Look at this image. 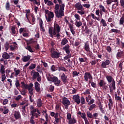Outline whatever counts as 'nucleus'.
<instances>
[{
    "mask_svg": "<svg viewBox=\"0 0 124 124\" xmlns=\"http://www.w3.org/2000/svg\"><path fill=\"white\" fill-rule=\"evenodd\" d=\"M30 114L31 115V117L30 118V124H35V122H34V118H37L38 117L41 116V112L39 111L38 108H34L33 106L31 105L30 107Z\"/></svg>",
    "mask_w": 124,
    "mask_h": 124,
    "instance_id": "1",
    "label": "nucleus"
},
{
    "mask_svg": "<svg viewBox=\"0 0 124 124\" xmlns=\"http://www.w3.org/2000/svg\"><path fill=\"white\" fill-rule=\"evenodd\" d=\"M75 7L78 10L77 13H78L80 15H84V14H85V11H84L85 8H84V7H86V8L89 9V8L91 7V5H90V4H83L81 5V3L78 2L75 4Z\"/></svg>",
    "mask_w": 124,
    "mask_h": 124,
    "instance_id": "2",
    "label": "nucleus"
},
{
    "mask_svg": "<svg viewBox=\"0 0 124 124\" xmlns=\"http://www.w3.org/2000/svg\"><path fill=\"white\" fill-rule=\"evenodd\" d=\"M61 31V27L58 23H54V27H49L48 33L50 35V37H54V36L56 35L57 33H59Z\"/></svg>",
    "mask_w": 124,
    "mask_h": 124,
    "instance_id": "3",
    "label": "nucleus"
},
{
    "mask_svg": "<svg viewBox=\"0 0 124 124\" xmlns=\"http://www.w3.org/2000/svg\"><path fill=\"white\" fill-rule=\"evenodd\" d=\"M48 81H50V82H54V85L57 87H59L60 84H61V80L58 78L57 77H51V76H49L48 77H46Z\"/></svg>",
    "mask_w": 124,
    "mask_h": 124,
    "instance_id": "4",
    "label": "nucleus"
},
{
    "mask_svg": "<svg viewBox=\"0 0 124 124\" xmlns=\"http://www.w3.org/2000/svg\"><path fill=\"white\" fill-rule=\"evenodd\" d=\"M84 80L88 82L89 81V83H91V81H93V76L89 72H86L84 74Z\"/></svg>",
    "mask_w": 124,
    "mask_h": 124,
    "instance_id": "5",
    "label": "nucleus"
},
{
    "mask_svg": "<svg viewBox=\"0 0 124 124\" xmlns=\"http://www.w3.org/2000/svg\"><path fill=\"white\" fill-rule=\"evenodd\" d=\"M56 17L58 19H62L63 16H64V13L62 11L59 10L58 11H54Z\"/></svg>",
    "mask_w": 124,
    "mask_h": 124,
    "instance_id": "6",
    "label": "nucleus"
},
{
    "mask_svg": "<svg viewBox=\"0 0 124 124\" xmlns=\"http://www.w3.org/2000/svg\"><path fill=\"white\" fill-rule=\"evenodd\" d=\"M109 92L110 93H113L114 91L116 90V81H113L109 83Z\"/></svg>",
    "mask_w": 124,
    "mask_h": 124,
    "instance_id": "7",
    "label": "nucleus"
},
{
    "mask_svg": "<svg viewBox=\"0 0 124 124\" xmlns=\"http://www.w3.org/2000/svg\"><path fill=\"white\" fill-rule=\"evenodd\" d=\"M116 57L118 60H119V59H124V51L121 49H118L117 50Z\"/></svg>",
    "mask_w": 124,
    "mask_h": 124,
    "instance_id": "8",
    "label": "nucleus"
},
{
    "mask_svg": "<svg viewBox=\"0 0 124 124\" xmlns=\"http://www.w3.org/2000/svg\"><path fill=\"white\" fill-rule=\"evenodd\" d=\"M19 33L21 34L22 32H24L23 34V36H24V37H29V33H27L28 32V29H27L26 28H21L19 29Z\"/></svg>",
    "mask_w": 124,
    "mask_h": 124,
    "instance_id": "9",
    "label": "nucleus"
},
{
    "mask_svg": "<svg viewBox=\"0 0 124 124\" xmlns=\"http://www.w3.org/2000/svg\"><path fill=\"white\" fill-rule=\"evenodd\" d=\"M54 17V13H53V12L50 11L49 14H48L47 15V16H46V21L48 22H51V21H52V19H53Z\"/></svg>",
    "mask_w": 124,
    "mask_h": 124,
    "instance_id": "10",
    "label": "nucleus"
},
{
    "mask_svg": "<svg viewBox=\"0 0 124 124\" xmlns=\"http://www.w3.org/2000/svg\"><path fill=\"white\" fill-rule=\"evenodd\" d=\"M61 79L62 82L64 83L68 82L69 79L67 78V76L64 73L61 74Z\"/></svg>",
    "mask_w": 124,
    "mask_h": 124,
    "instance_id": "11",
    "label": "nucleus"
},
{
    "mask_svg": "<svg viewBox=\"0 0 124 124\" xmlns=\"http://www.w3.org/2000/svg\"><path fill=\"white\" fill-rule=\"evenodd\" d=\"M109 64H110V60H106L105 61L102 62L100 66L102 68H107V65Z\"/></svg>",
    "mask_w": 124,
    "mask_h": 124,
    "instance_id": "12",
    "label": "nucleus"
},
{
    "mask_svg": "<svg viewBox=\"0 0 124 124\" xmlns=\"http://www.w3.org/2000/svg\"><path fill=\"white\" fill-rule=\"evenodd\" d=\"M14 117L16 121L17 120H20L21 119V113L19 110H16L14 112Z\"/></svg>",
    "mask_w": 124,
    "mask_h": 124,
    "instance_id": "13",
    "label": "nucleus"
},
{
    "mask_svg": "<svg viewBox=\"0 0 124 124\" xmlns=\"http://www.w3.org/2000/svg\"><path fill=\"white\" fill-rule=\"evenodd\" d=\"M60 56H61V53L56 51H54L51 52V57L53 59H59V58H60Z\"/></svg>",
    "mask_w": 124,
    "mask_h": 124,
    "instance_id": "14",
    "label": "nucleus"
},
{
    "mask_svg": "<svg viewBox=\"0 0 124 124\" xmlns=\"http://www.w3.org/2000/svg\"><path fill=\"white\" fill-rule=\"evenodd\" d=\"M62 104L63 105H70V101L67 98L63 97L62 99Z\"/></svg>",
    "mask_w": 124,
    "mask_h": 124,
    "instance_id": "15",
    "label": "nucleus"
},
{
    "mask_svg": "<svg viewBox=\"0 0 124 124\" xmlns=\"http://www.w3.org/2000/svg\"><path fill=\"white\" fill-rule=\"evenodd\" d=\"M86 20L89 22L90 26L92 27L93 24V19L92 18L91 15H88V16L86 17Z\"/></svg>",
    "mask_w": 124,
    "mask_h": 124,
    "instance_id": "16",
    "label": "nucleus"
},
{
    "mask_svg": "<svg viewBox=\"0 0 124 124\" xmlns=\"http://www.w3.org/2000/svg\"><path fill=\"white\" fill-rule=\"evenodd\" d=\"M73 99H74L75 102H76V103H77V104H78V105L80 104V96H79L78 95H74Z\"/></svg>",
    "mask_w": 124,
    "mask_h": 124,
    "instance_id": "17",
    "label": "nucleus"
},
{
    "mask_svg": "<svg viewBox=\"0 0 124 124\" xmlns=\"http://www.w3.org/2000/svg\"><path fill=\"white\" fill-rule=\"evenodd\" d=\"M106 78L107 79V80L108 81V84H110V83H112L115 81V79H114V78L110 75H108L106 76Z\"/></svg>",
    "mask_w": 124,
    "mask_h": 124,
    "instance_id": "18",
    "label": "nucleus"
},
{
    "mask_svg": "<svg viewBox=\"0 0 124 124\" xmlns=\"http://www.w3.org/2000/svg\"><path fill=\"white\" fill-rule=\"evenodd\" d=\"M99 8L100 9L99 11H100V15L101 16H102V15H103V12L106 13L107 11H106V9H105V7H104V6L102 4L99 5Z\"/></svg>",
    "mask_w": 124,
    "mask_h": 124,
    "instance_id": "19",
    "label": "nucleus"
},
{
    "mask_svg": "<svg viewBox=\"0 0 124 124\" xmlns=\"http://www.w3.org/2000/svg\"><path fill=\"white\" fill-rule=\"evenodd\" d=\"M109 99H108V109L110 111H111V109L113 108V100H112V98H111V96H109Z\"/></svg>",
    "mask_w": 124,
    "mask_h": 124,
    "instance_id": "20",
    "label": "nucleus"
},
{
    "mask_svg": "<svg viewBox=\"0 0 124 124\" xmlns=\"http://www.w3.org/2000/svg\"><path fill=\"white\" fill-rule=\"evenodd\" d=\"M31 74H32V73H33L32 77L34 79H36L37 77H38L39 76H40L39 75V73H38V72H35L33 70H32V71L31 72Z\"/></svg>",
    "mask_w": 124,
    "mask_h": 124,
    "instance_id": "21",
    "label": "nucleus"
},
{
    "mask_svg": "<svg viewBox=\"0 0 124 124\" xmlns=\"http://www.w3.org/2000/svg\"><path fill=\"white\" fill-rule=\"evenodd\" d=\"M31 60V56L30 55H27L23 56V57L22 58V61L24 62H29Z\"/></svg>",
    "mask_w": 124,
    "mask_h": 124,
    "instance_id": "22",
    "label": "nucleus"
},
{
    "mask_svg": "<svg viewBox=\"0 0 124 124\" xmlns=\"http://www.w3.org/2000/svg\"><path fill=\"white\" fill-rule=\"evenodd\" d=\"M67 43H68V40L66 38H64L62 40L61 46H64V45H66V44H67Z\"/></svg>",
    "mask_w": 124,
    "mask_h": 124,
    "instance_id": "23",
    "label": "nucleus"
},
{
    "mask_svg": "<svg viewBox=\"0 0 124 124\" xmlns=\"http://www.w3.org/2000/svg\"><path fill=\"white\" fill-rule=\"evenodd\" d=\"M43 104V103H42V100H41V99L39 98L37 100V106L39 108H40V107H42V105Z\"/></svg>",
    "mask_w": 124,
    "mask_h": 124,
    "instance_id": "24",
    "label": "nucleus"
},
{
    "mask_svg": "<svg viewBox=\"0 0 124 124\" xmlns=\"http://www.w3.org/2000/svg\"><path fill=\"white\" fill-rule=\"evenodd\" d=\"M2 57L3 59H5V60H8V59H10V55L7 52H4L2 54Z\"/></svg>",
    "mask_w": 124,
    "mask_h": 124,
    "instance_id": "25",
    "label": "nucleus"
},
{
    "mask_svg": "<svg viewBox=\"0 0 124 124\" xmlns=\"http://www.w3.org/2000/svg\"><path fill=\"white\" fill-rule=\"evenodd\" d=\"M84 49L86 52H89L90 51V45L88 42L85 43L84 44Z\"/></svg>",
    "mask_w": 124,
    "mask_h": 124,
    "instance_id": "26",
    "label": "nucleus"
},
{
    "mask_svg": "<svg viewBox=\"0 0 124 124\" xmlns=\"http://www.w3.org/2000/svg\"><path fill=\"white\" fill-rule=\"evenodd\" d=\"M4 67H5L4 65H1V67L0 69V73H1V74L2 75H3L5 73V68H4Z\"/></svg>",
    "mask_w": 124,
    "mask_h": 124,
    "instance_id": "27",
    "label": "nucleus"
},
{
    "mask_svg": "<svg viewBox=\"0 0 124 124\" xmlns=\"http://www.w3.org/2000/svg\"><path fill=\"white\" fill-rule=\"evenodd\" d=\"M77 123V120L75 118H73L69 120L68 124H75Z\"/></svg>",
    "mask_w": 124,
    "mask_h": 124,
    "instance_id": "28",
    "label": "nucleus"
},
{
    "mask_svg": "<svg viewBox=\"0 0 124 124\" xmlns=\"http://www.w3.org/2000/svg\"><path fill=\"white\" fill-rule=\"evenodd\" d=\"M98 85L101 88L104 86H106V82L104 81L103 80H100V82L98 83Z\"/></svg>",
    "mask_w": 124,
    "mask_h": 124,
    "instance_id": "29",
    "label": "nucleus"
},
{
    "mask_svg": "<svg viewBox=\"0 0 124 124\" xmlns=\"http://www.w3.org/2000/svg\"><path fill=\"white\" fill-rule=\"evenodd\" d=\"M21 84L23 89H25V90H28L29 89L28 85L27 84H25V82H21Z\"/></svg>",
    "mask_w": 124,
    "mask_h": 124,
    "instance_id": "30",
    "label": "nucleus"
},
{
    "mask_svg": "<svg viewBox=\"0 0 124 124\" xmlns=\"http://www.w3.org/2000/svg\"><path fill=\"white\" fill-rule=\"evenodd\" d=\"M69 28L70 30V31L71 32L72 34L73 35H74V34H75V31H74V29H73V26H72L71 24H69Z\"/></svg>",
    "mask_w": 124,
    "mask_h": 124,
    "instance_id": "31",
    "label": "nucleus"
},
{
    "mask_svg": "<svg viewBox=\"0 0 124 124\" xmlns=\"http://www.w3.org/2000/svg\"><path fill=\"white\" fill-rule=\"evenodd\" d=\"M95 108H96V105L95 104H93L92 105H90V107L88 108L89 111H92L93 110V109H95Z\"/></svg>",
    "mask_w": 124,
    "mask_h": 124,
    "instance_id": "32",
    "label": "nucleus"
},
{
    "mask_svg": "<svg viewBox=\"0 0 124 124\" xmlns=\"http://www.w3.org/2000/svg\"><path fill=\"white\" fill-rule=\"evenodd\" d=\"M111 32H114L115 33H118L120 34L121 33V31L117 29H112L110 30Z\"/></svg>",
    "mask_w": 124,
    "mask_h": 124,
    "instance_id": "33",
    "label": "nucleus"
},
{
    "mask_svg": "<svg viewBox=\"0 0 124 124\" xmlns=\"http://www.w3.org/2000/svg\"><path fill=\"white\" fill-rule=\"evenodd\" d=\"M76 26L78 28H80L83 25V23H82V22L81 21H78V20H76Z\"/></svg>",
    "mask_w": 124,
    "mask_h": 124,
    "instance_id": "34",
    "label": "nucleus"
},
{
    "mask_svg": "<svg viewBox=\"0 0 124 124\" xmlns=\"http://www.w3.org/2000/svg\"><path fill=\"white\" fill-rule=\"evenodd\" d=\"M79 74H80V72H77V71H73L72 73V75L73 77H76V76H79Z\"/></svg>",
    "mask_w": 124,
    "mask_h": 124,
    "instance_id": "35",
    "label": "nucleus"
},
{
    "mask_svg": "<svg viewBox=\"0 0 124 124\" xmlns=\"http://www.w3.org/2000/svg\"><path fill=\"white\" fill-rule=\"evenodd\" d=\"M26 49L29 51L30 53H34V51L32 50V48H31V46H27L26 47Z\"/></svg>",
    "mask_w": 124,
    "mask_h": 124,
    "instance_id": "36",
    "label": "nucleus"
},
{
    "mask_svg": "<svg viewBox=\"0 0 124 124\" xmlns=\"http://www.w3.org/2000/svg\"><path fill=\"white\" fill-rule=\"evenodd\" d=\"M65 5L64 3H61V5H59L60 9L59 10L61 11H64V7Z\"/></svg>",
    "mask_w": 124,
    "mask_h": 124,
    "instance_id": "37",
    "label": "nucleus"
},
{
    "mask_svg": "<svg viewBox=\"0 0 124 124\" xmlns=\"http://www.w3.org/2000/svg\"><path fill=\"white\" fill-rule=\"evenodd\" d=\"M59 71H64V72H66L67 70L66 69L65 67L61 66L58 68Z\"/></svg>",
    "mask_w": 124,
    "mask_h": 124,
    "instance_id": "38",
    "label": "nucleus"
},
{
    "mask_svg": "<svg viewBox=\"0 0 124 124\" xmlns=\"http://www.w3.org/2000/svg\"><path fill=\"white\" fill-rule=\"evenodd\" d=\"M101 24H102L103 27L107 26V23H106V21L104 20L103 18H102L100 21Z\"/></svg>",
    "mask_w": 124,
    "mask_h": 124,
    "instance_id": "39",
    "label": "nucleus"
},
{
    "mask_svg": "<svg viewBox=\"0 0 124 124\" xmlns=\"http://www.w3.org/2000/svg\"><path fill=\"white\" fill-rule=\"evenodd\" d=\"M31 18H32V23H31V22H30V24H31V25H34V24H35V16H34V15H32L31 16Z\"/></svg>",
    "mask_w": 124,
    "mask_h": 124,
    "instance_id": "40",
    "label": "nucleus"
},
{
    "mask_svg": "<svg viewBox=\"0 0 124 124\" xmlns=\"http://www.w3.org/2000/svg\"><path fill=\"white\" fill-rule=\"evenodd\" d=\"M114 96H115V100L117 101H120V100H121V101H122V97L118 96V94H117V93H115L114 94Z\"/></svg>",
    "mask_w": 124,
    "mask_h": 124,
    "instance_id": "41",
    "label": "nucleus"
},
{
    "mask_svg": "<svg viewBox=\"0 0 124 124\" xmlns=\"http://www.w3.org/2000/svg\"><path fill=\"white\" fill-rule=\"evenodd\" d=\"M80 102H81V105H84V104H86V101L85 100V98H84L83 96L81 97Z\"/></svg>",
    "mask_w": 124,
    "mask_h": 124,
    "instance_id": "42",
    "label": "nucleus"
},
{
    "mask_svg": "<svg viewBox=\"0 0 124 124\" xmlns=\"http://www.w3.org/2000/svg\"><path fill=\"white\" fill-rule=\"evenodd\" d=\"M87 117H88V118H89V119H93V115L92 113H91V112L87 111Z\"/></svg>",
    "mask_w": 124,
    "mask_h": 124,
    "instance_id": "43",
    "label": "nucleus"
},
{
    "mask_svg": "<svg viewBox=\"0 0 124 124\" xmlns=\"http://www.w3.org/2000/svg\"><path fill=\"white\" fill-rule=\"evenodd\" d=\"M36 67V64H31L30 66H29V69L31 70L32 69H34Z\"/></svg>",
    "mask_w": 124,
    "mask_h": 124,
    "instance_id": "44",
    "label": "nucleus"
},
{
    "mask_svg": "<svg viewBox=\"0 0 124 124\" xmlns=\"http://www.w3.org/2000/svg\"><path fill=\"white\" fill-rule=\"evenodd\" d=\"M29 91V93L31 95L33 94V88H28L27 89Z\"/></svg>",
    "mask_w": 124,
    "mask_h": 124,
    "instance_id": "45",
    "label": "nucleus"
},
{
    "mask_svg": "<svg viewBox=\"0 0 124 124\" xmlns=\"http://www.w3.org/2000/svg\"><path fill=\"white\" fill-rule=\"evenodd\" d=\"M106 50L108 53H111L112 52V48H111V46H108L106 47Z\"/></svg>",
    "mask_w": 124,
    "mask_h": 124,
    "instance_id": "46",
    "label": "nucleus"
},
{
    "mask_svg": "<svg viewBox=\"0 0 124 124\" xmlns=\"http://www.w3.org/2000/svg\"><path fill=\"white\" fill-rule=\"evenodd\" d=\"M89 83L91 84V86L93 88H96V83L93 82V81H91V82H89Z\"/></svg>",
    "mask_w": 124,
    "mask_h": 124,
    "instance_id": "47",
    "label": "nucleus"
},
{
    "mask_svg": "<svg viewBox=\"0 0 124 124\" xmlns=\"http://www.w3.org/2000/svg\"><path fill=\"white\" fill-rule=\"evenodd\" d=\"M69 48H70V46H69V45L67 44L64 47H63L62 49L63 50H68L69 49Z\"/></svg>",
    "mask_w": 124,
    "mask_h": 124,
    "instance_id": "48",
    "label": "nucleus"
},
{
    "mask_svg": "<svg viewBox=\"0 0 124 124\" xmlns=\"http://www.w3.org/2000/svg\"><path fill=\"white\" fill-rule=\"evenodd\" d=\"M5 8L6 10H9L10 9V4L9 2H7L6 4Z\"/></svg>",
    "mask_w": 124,
    "mask_h": 124,
    "instance_id": "49",
    "label": "nucleus"
},
{
    "mask_svg": "<svg viewBox=\"0 0 124 124\" xmlns=\"http://www.w3.org/2000/svg\"><path fill=\"white\" fill-rule=\"evenodd\" d=\"M50 70L53 72H55L56 70H57V69H56V66L55 65H52L51 67H50Z\"/></svg>",
    "mask_w": 124,
    "mask_h": 124,
    "instance_id": "50",
    "label": "nucleus"
},
{
    "mask_svg": "<svg viewBox=\"0 0 124 124\" xmlns=\"http://www.w3.org/2000/svg\"><path fill=\"white\" fill-rule=\"evenodd\" d=\"M54 9L55 10V11H59V9H60V5L59 4H56Z\"/></svg>",
    "mask_w": 124,
    "mask_h": 124,
    "instance_id": "51",
    "label": "nucleus"
},
{
    "mask_svg": "<svg viewBox=\"0 0 124 124\" xmlns=\"http://www.w3.org/2000/svg\"><path fill=\"white\" fill-rule=\"evenodd\" d=\"M124 64V62H121L119 64V67L120 68V70L122 71L123 70V65Z\"/></svg>",
    "mask_w": 124,
    "mask_h": 124,
    "instance_id": "52",
    "label": "nucleus"
},
{
    "mask_svg": "<svg viewBox=\"0 0 124 124\" xmlns=\"http://www.w3.org/2000/svg\"><path fill=\"white\" fill-rule=\"evenodd\" d=\"M1 78L2 82H4V81H5V79H6V76H5V74L2 75Z\"/></svg>",
    "mask_w": 124,
    "mask_h": 124,
    "instance_id": "53",
    "label": "nucleus"
},
{
    "mask_svg": "<svg viewBox=\"0 0 124 124\" xmlns=\"http://www.w3.org/2000/svg\"><path fill=\"white\" fill-rule=\"evenodd\" d=\"M15 27L13 26L11 28V31L12 33H13V34H16V31H15Z\"/></svg>",
    "mask_w": 124,
    "mask_h": 124,
    "instance_id": "54",
    "label": "nucleus"
},
{
    "mask_svg": "<svg viewBox=\"0 0 124 124\" xmlns=\"http://www.w3.org/2000/svg\"><path fill=\"white\" fill-rule=\"evenodd\" d=\"M15 76L16 77H17V76H18V75H19V74H20V73L21 72V71L20 70V69H17L16 72H15Z\"/></svg>",
    "mask_w": 124,
    "mask_h": 124,
    "instance_id": "55",
    "label": "nucleus"
},
{
    "mask_svg": "<svg viewBox=\"0 0 124 124\" xmlns=\"http://www.w3.org/2000/svg\"><path fill=\"white\" fill-rule=\"evenodd\" d=\"M95 14L97 15V16H98V17L100 16V11L99 9L96 10Z\"/></svg>",
    "mask_w": 124,
    "mask_h": 124,
    "instance_id": "56",
    "label": "nucleus"
},
{
    "mask_svg": "<svg viewBox=\"0 0 124 124\" xmlns=\"http://www.w3.org/2000/svg\"><path fill=\"white\" fill-rule=\"evenodd\" d=\"M91 32V30H89V28H88L87 26L85 27V33H87V34H89Z\"/></svg>",
    "mask_w": 124,
    "mask_h": 124,
    "instance_id": "57",
    "label": "nucleus"
},
{
    "mask_svg": "<svg viewBox=\"0 0 124 124\" xmlns=\"http://www.w3.org/2000/svg\"><path fill=\"white\" fill-rule=\"evenodd\" d=\"M47 5H48V6H52L53 5H54V3H53V2H52V1L49 0L47 3H46Z\"/></svg>",
    "mask_w": 124,
    "mask_h": 124,
    "instance_id": "58",
    "label": "nucleus"
},
{
    "mask_svg": "<svg viewBox=\"0 0 124 124\" xmlns=\"http://www.w3.org/2000/svg\"><path fill=\"white\" fill-rule=\"evenodd\" d=\"M39 26H40V27H41V26H43L44 25L43 24V21L42 20V19H41V18H39Z\"/></svg>",
    "mask_w": 124,
    "mask_h": 124,
    "instance_id": "59",
    "label": "nucleus"
},
{
    "mask_svg": "<svg viewBox=\"0 0 124 124\" xmlns=\"http://www.w3.org/2000/svg\"><path fill=\"white\" fill-rule=\"evenodd\" d=\"M21 94H22V95H26V90L25 89H22L21 91Z\"/></svg>",
    "mask_w": 124,
    "mask_h": 124,
    "instance_id": "60",
    "label": "nucleus"
},
{
    "mask_svg": "<svg viewBox=\"0 0 124 124\" xmlns=\"http://www.w3.org/2000/svg\"><path fill=\"white\" fill-rule=\"evenodd\" d=\"M54 89H55V86H53L51 85L49 88V92H54Z\"/></svg>",
    "mask_w": 124,
    "mask_h": 124,
    "instance_id": "61",
    "label": "nucleus"
},
{
    "mask_svg": "<svg viewBox=\"0 0 124 124\" xmlns=\"http://www.w3.org/2000/svg\"><path fill=\"white\" fill-rule=\"evenodd\" d=\"M75 18H76V19H77V20H80V16H79V15H78V14H76L75 15Z\"/></svg>",
    "mask_w": 124,
    "mask_h": 124,
    "instance_id": "62",
    "label": "nucleus"
},
{
    "mask_svg": "<svg viewBox=\"0 0 124 124\" xmlns=\"http://www.w3.org/2000/svg\"><path fill=\"white\" fill-rule=\"evenodd\" d=\"M41 62H42V63H43L44 67H45V68L48 67V64L46 62H44L41 61Z\"/></svg>",
    "mask_w": 124,
    "mask_h": 124,
    "instance_id": "63",
    "label": "nucleus"
},
{
    "mask_svg": "<svg viewBox=\"0 0 124 124\" xmlns=\"http://www.w3.org/2000/svg\"><path fill=\"white\" fill-rule=\"evenodd\" d=\"M80 116L82 119H84V120L86 119V113H81Z\"/></svg>",
    "mask_w": 124,
    "mask_h": 124,
    "instance_id": "64",
    "label": "nucleus"
}]
</instances>
